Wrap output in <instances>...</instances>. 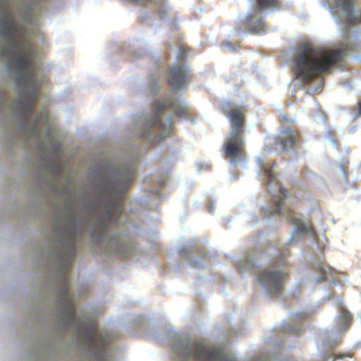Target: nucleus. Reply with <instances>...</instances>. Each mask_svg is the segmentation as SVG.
Instances as JSON below:
<instances>
[{
  "label": "nucleus",
  "instance_id": "nucleus-20",
  "mask_svg": "<svg viewBox=\"0 0 361 361\" xmlns=\"http://www.w3.org/2000/svg\"><path fill=\"white\" fill-rule=\"evenodd\" d=\"M352 321V316L350 313L346 310H343L339 316V322L343 326H349Z\"/></svg>",
  "mask_w": 361,
  "mask_h": 361
},
{
  "label": "nucleus",
  "instance_id": "nucleus-11",
  "mask_svg": "<svg viewBox=\"0 0 361 361\" xmlns=\"http://www.w3.org/2000/svg\"><path fill=\"white\" fill-rule=\"evenodd\" d=\"M190 80L188 69L184 63H178L171 68L169 84L173 90L183 88Z\"/></svg>",
  "mask_w": 361,
  "mask_h": 361
},
{
  "label": "nucleus",
  "instance_id": "nucleus-1",
  "mask_svg": "<svg viewBox=\"0 0 361 361\" xmlns=\"http://www.w3.org/2000/svg\"><path fill=\"white\" fill-rule=\"evenodd\" d=\"M0 34L5 38L12 49L11 54L16 56V66L21 71L18 82L26 90L20 93L16 106L19 114L24 120H27L37 103L41 84L35 78V73L30 69L32 68L35 51L29 44L26 54L17 53L22 37L21 32L16 27L13 16L10 12L0 18Z\"/></svg>",
  "mask_w": 361,
  "mask_h": 361
},
{
  "label": "nucleus",
  "instance_id": "nucleus-25",
  "mask_svg": "<svg viewBox=\"0 0 361 361\" xmlns=\"http://www.w3.org/2000/svg\"><path fill=\"white\" fill-rule=\"evenodd\" d=\"M359 114L361 115V100L358 103Z\"/></svg>",
  "mask_w": 361,
  "mask_h": 361
},
{
  "label": "nucleus",
  "instance_id": "nucleus-3",
  "mask_svg": "<svg viewBox=\"0 0 361 361\" xmlns=\"http://www.w3.org/2000/svg\"><path fill=\"white\" fill-rule=\"evenodd\" d=\"M136 167L130 164L121 169L114 181H107L104 184V192L109 199L105 207V216L99 221V231L97 242L102 243L111 224H116L117 216L123 212L120 197L123 196L128 187L134 180Z\"/></svg>",
  "mask_w": 361,
  "mask_h": 361
},
{
  "label": "nucleus",
  "instance_id": "nucleus-22",
  "mask_svg": "<svg viewBox=\"0 0 361 361\" xmlns=\"http://www.w3.org/2000/svg\"><path fill=\"white\" fill-rule=\"evenodd\" d=\"M353 353L351 351L335 353L334 357L335 359H342L344 357H351Z\"/></svg>",
  "mask_w": 361,
  "mask_h": 361
},
{
  "label": "nucleus",
  "instance_id": "nucleus-19",
  "mask_svg": "<svg viewBox=\"0 0 361 361\" xmlns=\"http://www.w3.org/2000/svg\"><path fill=\"white\" fill-rule=\"evenodd\" d=\"M257 9L262 10L267 7H279L281 5L280 0H257Z\"/></svg>",
  "mask_w": 361,
  "mask_h": 361
},
{
  "label": "nucleus",
  "instance_id": "nucleus-14",
  "mask_svg": "<svg viewBox=\"0 0 361 361\" xmlns=\"http://www.w3.org/2000/svg\"><path fill=\"white\" fill-rule=\"evenodd\" d=\"M108 245L116 255L122 259H127L134 252V246L127 242H121L118 236L111 237Z\"/></svg>",
  "mask_w": 361,
  "mask_h": 361
},
{
  "label": "nucleus",
  "instance_id": "nucleus-6",
  "mask_svg": "<svg viewBox=\"0 0 361 361\" xmlns=\"http://www.w3.org/2000/svg\"><path fill=\"white\" fill-rule=\"evenodd\" d=\"M183 361H235L233 356L227 355L219 348H214L204 341L193 343L182 342L175 349Z\"/></svg>",
  "mask_w": 361,
  "mask_h": 361
},
{
  "label": "nucleus",
  "instance_id": "nucleus-18",
  "mask_svg": "<svg viewBox=\"0 0 361 361\" xmlns=\"http://www.w3.org/2000/svg\"><path fill=\"white\" fill-rule=\"evenodd\" d=\"M316 270L322 274V279H326L328 275L333 276L336 271L325 262H319L315 266Z\"/></svg>",
  "mask_w": 361,
  "mask_h": 361
},
{
  "label": "nucleus",
  "instance_id": "nucleus-5",
  "mask_svg": "<svg viewBox=\"0 0 361 361\" xmlns=\"http://www.w3.org/2000/svg\"><path fill=\"white\" fill-rule=\"evenodd\" d=\"M178 99L171 97L164 100H157L152 104L154 115L147 118L145 130L142 137L151 142L157 140V136L163 137L166 135L163 132L164 123L161 121L160 115L169 108L173 109V114L178 117L189 114V109L182 104L176 105Z\"/></svg>",
  "mask_w": 361,
  "mask_h": 361
},
{
  "label": "nucleus",
  "instance_id": "nucleus-23",
  "mask_svg": "<svg viewBox=\"0 0 361 361\" xmlns=\"http://www.w3.org/2000/svg\"><path fill=\"white\" fill-rule=\"evenodd\" d=\"M190 50L189 47L181 46L179 49V55L181 56L182 58L185 57V54Z\"/></svg>",
  "mask_w": 361,
  "mask_h": 361
},
{
  "label": "nucleus",
  "instance_id": "nucleus-12",
  "mask_svg": "<svg viewBox=\"0 0 361 361\" xmlns=\"http://www.w3.org/2000/svg\"><path fill=\"white\" fill-rule=\"evenodd\" d=\"M78 229L75 222L71 223L66 231L67 240L62 257L66 261L67 266L71 267L76 255V241Z\"/></svg>",
  "mask_w": 361,
  "mask_h": 361
},
{
  "label": "nucleus",
  "instance_id": "nucleus-24",
  "mask_svg": "<svg viewBox=\"0 0 361 361\" xmlns=\"http://www.w3.org/2000/svg\"><path fill=\"white\" fill-rule=\"evenodd\" d=\"M222 46L225 49H235L234 47L232 46V44L231 42H228V41H225L222 43Z\"/></svg>",
  "mask_w": 361,
  "mask_h": 361
},
{
  "label": "nucleus",
  "instance_id": "nucleus-10",
  "mask_svg": "<svg viewBox=\"0 0 361 361\" xmlns=\"http://www.w3.org/2000/svg\"><path fill=\"white\" fill-rule=\"evenodd\" d=\"M82 337L90 347L99 350H103L108 341L106 335L99 332L93 322L82 331Z\"/></svg>",
  "mask_w": 361,
  "mask_h": 361
},
{
  "label": "nucleus",
  "instance_id": "nucleus-15",
  "mask_svg": "<svg viewBox=\"0 0 361 361\" xmlns=\"http://www.w3.org/2000/svg\"><path fill=\"white\" fill-rule=\"evenodd\" d=\"M61 297L63 301L64 308L66 309L67 319L70 322H73L75 319V307L73 298L69 293L67 279H66L63 285Z\"/></svg>",
  "mask_w": 361,
  "mask_h": 361
},
{
  "label": "nucleus",
  "instance_id": "nucleus-8",
  "mask_svg": "<svg viewBox=\"0 0 361 361\" xmlns=\"http://www.w3.org/2000/svg\"><path fill=\"white\" fill-rule=\"evenodd\" d=\"M331 7L343 22L349 25L361 23V11L357 13L355 0H333Z\"/></svg>",
  "mask_w": 361,
  "mask_h": 361
},
{
  "label": "nucleus",
  "instance_id": "nucleus-21",
  "mask_svg": "<svg viewBox=\"0 0 361 361\" xmlns=\"http://www.w3.org/2000/svg\"><path fill=\"white\" fill-rule=\"evenodd\" d=\"M48 115L45 112H41L37 115L35 121V126L36 127V133L38 134L40 130V125L42 123H45L47 121Z\"/></svg>",
  "mask_w": 361,
  "mask_h": 361
},
{
  "label": "nucleus",
  "instance_id": "nucleus-17",
  "mask_svg": "<svg viewBox=\"0 0 361 361\" xmlns=\"http://www.w3.org/2000/svg\"><path fill=\"white\" fill-rule=\"evenodd\" d=\"M257 161L260 168L263 171L264 176L267 179L268 185H270L276 180V176L273 173V168L275 163L274 162L271 165H270L269 164L267 163L263 158L260 157L258 158Z\"/></svg>",
  "mask_w": 361,
  "mask_h": 361
},
{
  "label": "nucleus",
  "instance_id": "nucleus-2",
  "mask_svg": "<svg viewBox=\"0 0 361 361\" xmlns=\"http://www.w3.org/2000/svg\"><path fill=\"white\" fill-rule=\"evenodd\" d=\"M343 56L341 50L316 49L310 44H302L293 58L294 77L308 84L341 61Z\"/></svg>",
  "mask_w": 361,
  "mask_h": 361
},
{
  "label": "nucleus",
  "instance_id": "nucleus-7",
  "mask_svg": "<svg viewBox=\"0 0 361 361\" xmlns=\"http://www.w3.org/2000/svg\"><path fill=\"white\" fill-rule=\"evenodd\" d=\"M288 196V190L283 186L279 188V195L273 197V201L275 207L273 208L263 209L264 215L267 212L270 214L279 213L283 216H287L289 221L295 226L293 238L295 236L300 238L301 235L308 234L314 238H317V231L311 221L305 222L301 219L295 216L293 212L290 209H284L283 203L286 197Z\"/></svg>",
  "mask_w": 361,
  "mask_h": 361
},
{
  "label": "nucleus",
  "instance_id": "nucleus-4",
  "mask_svg": "<svg viewBox=\"0 0 361 361\" xmlns=\"http://www.w3.org/2000/svg\"><path fill=\"white\" fill-rule=\"evenodd\" d=\"M222 113L228 118L230 132L224 147V155L232 164L243 161L245 157L243 134L245 132V109L232 101H225L220 105Z\"/></svg>",
  "mask_w": 361,
  "mask_h": 361
},
{
  "label": "nucleus",
  "instance_id": "nucleus-16",
  "mask_svg": "<svg viewBox=\"0 0 361 361\" xmlns=\"http://www.w3.org/2000/svg\"><path fill=\"white\" fill-rule=\"evenodd\" d=\"M244 25L250 32L259 33L265 31V23L262 16H257L255 11L247 14Z\"/></svg>",
  "mask_w": 361,
  "mask_h": 361
},
{
  "label": "nucleus",
  "instance_id": "nucleus-9",
  "mask_svg": "<svg viewBox=\"0 0 361 361\" xmlns=\"http://www.w3.org/2000/svg\"><path fill=\"white\" fill-rule=\"evenodd\" d=\"M287 276V273L271 268L264 270L259 274L258 280L270 295H276L281 293Z\"/></svg>",
  "mask_w": 361,
  "mask_h": 361
},
{
  "label": "nucleus",
  "instance_id": "nucleus-13",
  "mask_svg": "<svg viewBox=\"0 0 361 361\" xmlns=\"http://www.w3.org/2000/svg\"><path fill=\"white\" fill-rule=\"evenodd\" d=\"M300 137V133L290 127L281 130L280 133L275 137V142L279 145L281 149L286 151L293 148L296 145Z\"/></svg>",
  "mask_w": 361,
  "mask_h": 361
}]
</instances>
